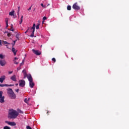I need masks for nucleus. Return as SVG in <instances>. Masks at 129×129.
Returning a JSON list of instances; mask_svg holds the SVG:
<instances>
[{"mask_svg":"<svg viewBox=\"0 0 129 129\" xmlns=\"http://www.w3.org/2000/svg\"><path fill=\"white\" fill-rule=\"evenodd\" d=\"M19 115V113L16 110L14 109L10 110L8 114V117L9 118H16Z\"/></svg>","mask_w":129,"mask_h":129,"instance_id":"1","label":"nucleus"},{"mask_svg":"<svg viewBox=\"0 0 129 129\" xmlns=\"http://www.w3.org/2000/svg\"><path fill=\"white\" fill-rule=\"evenodd\" d=\"M73 9L75 11H79L80 10V7L77 5V3H76L73 5Z\"/></svg>","mask_w":129,"mask_h":129,"instance_id":"2","label":"nucleus"},{"mask_svg":"<svg viewBox=\"0 0 129 129\" xmlns=\"http://www.w3.org/2000/svg\"><path fill=\"white\" fill-rule=\"evenodd\" d=\"M35 27H36V24H35V23H34L33 24V27L30 28L31 30H32V33L30 35V37H31V38H33L34 37V34L35 33Z\"/></svg>","mask_w":129,"mask_h":129,"instance_id":"3","label":"nucleus"},{"mask_svg":"<svg viewBox=\"0 0 129 129\" xmlns=\"http://www.w3.org/2000/svg\"><path fill=\"white\" fill-rule=\"evenodd\" d=\"M25 85H26V82L25 80H20L19 81V86H20V87H24Z\"/></svg>","mask_w":129,"mask_h":129,"instance_id":"4","label":"nucleus"},{"mask_svg":"<svg viewBox=\"0 0 129 129\" xmlns=\"http://www.w3.org/2000/svg\"><path fill=\"white\" fill-rule=\"evenodd\" d=\"M5 123H7L9 125H11L12 126H14L15 125H16V122H11V121L6 120V121H5Z\"/></svg>","mask_w":129,"mask_h":129,"instance_id":"5","label":"nucleus"},{"mask_svg":"<svg viewBox=\"0 0 129 129\" xmlns=\"http://www.w3.org/2000/svg\"><path fill=\"white\" fill-rule=\"evenodd\" d=\"M32 51L35 55H37V56H40V55H41V52H40L39 50L32 49Z\"/></svg>","mask_w":129,"mask_h":129,"instance_id":"6","label":"nucleus"},{"mask_svg":"<svg viewBox=\"0 0 129 129\" xmlns=\"http://www.w3.org/2000/svg\"><path fill=\"white\" fill-rule=\"evenodd\" d=\"M7 64V61L5 60H0V65L1 66H5Z\"/></svg>","mask_w":129,"mask_h":129,"instance_id":"7","label":"nucleus"},{"mask_svg":"<svg viewBox=\"0 0 129 129\" xmlns=\"http://www.w3.org/2000/svg\"><path fill=\"white\" fill-rule=\"evenodd\" d=\"M29 86L30 88H33V87L35 86V83H34V82H33V81L29 82Z\"/></svg>","mask_w":129,"mask_h":129,"instance_id":"8","label":"nucleus"},{"mask_svg":"<svg viewBox=\"0 0 129 129\" xmlns=\"http://www.w3.org/2000/svg\"><path fill=\"white\" fill-rule=\"evenodd\" d=\"M9 96L12 99H15V98H16V94H15V93L14 92L12 93V94H10V95H9Z\"/></svg>","mask_w":129,"mask_h":129,"instance_id":"9","label":"nucleus"},{"mask_svg":"<svg viewBox=\"0 0 129 129\" xmlns=\"http://www.w3.org/2000/svg\"><path fill=\"white\" fill-rule=\"evenodd\" d=\"M27 79L28 81L30 82L33 81V78L32 77V75L31 74H29L28 76H27Z\"/></svg>","mask_w":129,"mask_h":129,"instance_id":"10","label":"nucleus"},{"mask_svg":"<svg viewBox=\"0 0 129 129\" xmlns=\"http://www.w3.org/2000/svg\"><path fill=\"white\" fill-rule=\"evenodd\" d=\"M10 79L12 80V81H14L15 82H17V78L16 77V75L12 76Z\"/></svg>","mask_w":129,"mask_h":129,"instance_id":"11","label":"nucleus"},{"mask_svg":"<svg viewBox=\"0 0 129 129\" xmlns=\"http://www.w3.org/2000/svg\"><path fill=\"white\" fill-rule=\"evenodd\" d=\"M6 79V76H3L0 78V82L1 83H3L4 81Z\"/></svg>","mask_w":129,"mask_h":129,"instance_id":"12","label":"nucleus"},{"mask_svg":"<svg viewBox=\"0 0 129 129\" xmlns=\"http://www.w3.org/2000/svg\"><path fill=\"white\" fill-rule=\"evenodd\" d=\"M7 93L8 95H10V94H12L14 92L13 91V89H8L7 90Z\"/></svg>","mask_w":129,"mask_h":129,"instance_id":"13","label":"nucleus"},{"mask_svg":"<svg viewBox=\"0 0 129 129\" xmlns=\"http://www.w3.org/2000/svg\"><path fill=\"white\" fill-rule=\"evenodd\" d=\"M0 102L1 103H4L5 102V96L0 97Z\"/></svg>","mask_w":129,"mask_h":129,"instance_id":"14","label":"nucleus"},{"mask_svg":"<svg viewBox=\"0 0 129 129\" xmlns=\"http://www.w3.org/2000/svg\"><path fill=\"white\" fill-rule=\"evenodd\" d=\"M5 22H6V29H7L8 28V27H9V23H8L9 19L8 18H6Z\"/></svg>","mask_w":129,"mask_h":129,"instance_id":"15","label":"nucleus"},{"mask_svg":"<svg viewBox=\"0 0 129 129\" xmlns=\"http://www.w3.org/2000/svg\"><path fill=\"white\" fill-rule=\"evenodd\" d=\"M12 52L14 53L15 56H16L17 50H16V48H15V47H12Z\"/></svg>","mask_w":129,"mask_h":129,"instance_id":"16","label":"nucleus"},{"mask_svg":"<svg viewBox=\"0 0 129 129\" xmlns=\"http://www.w3.org/2000/svg\"><path fill=\"white\" fill-rule=\"evenodd\" d=\"M9 87V85L0 84V87Z\"/></svg>","mask_w":129,"mask_h":129,"instance_id":"17","label":"nucleus"},{"mask_svg":"<svg viewBox=\"0 0 129 129\" xmlns=\"http://www.w3.org/2000/svg\"><path fill=\"white\" fill-rule=\"evenodd\" d=\"M14 15H15V11L10 12L9 13V16H14Z\"/></svg>","mask_w":129,"mask_h":129,"instance_id":"18","label":"nucleus"},{"mask_svg":"<svg viewBox=\"0 0 129 129\" xmlns=\"http://www.w3.org/2000/svg\"><path fill=\"white\" fill-rule=\"evenodd\" d=\"M20 34L19 33H17L16 35V38L17 39L18 41H20Z\"/></svg>","mask_w":129,"mask_h":129,"instance_id":"19","label":"nucleus"},{"mask_svg":"<svg viewBox=\"0 0 129 129\" xmlns=\"http://www.w3.org/2000/svg\"><path fill=\"white\" fill-rule=\"evenodd\" d=\"M23 18H24V16H22L21 18V21H19L20 25H21V24H22V23H23Z\"/></svg>","mask_w":129,"mask_h":129,"instance_id":"20","label":"nucleus"},{"mask_svg":"<svg viewBox=\"0 0 129 129\" xmlns=\"http://www.w3.org/2000/svg\"><path fill=\"white\" fill-rule=\"evenodd\" d=\"M23 18H24V16H22L21 18V21H19L20 25H21V24H22V23H23Z\"/></svg>","mask_w":129,"mask_h":129,"instance_id":"21","label":"nucleus"},{"mask_svg":"<svg viewBox=\"0 0 129 129\" xmlns=\"http://www.w3.org/2000/svg\"><path fill=\"white\" fill-rule=\"evenodd\" d=\"M67 10L68 11H71V6L70 5L68 6Z\"/></svg>","mask_w":129,"mask_h":129,"instance_id":"22","label":"nucleus"},{"mask_svg":"<svg viewBox=\"0 0 129 129\" xmlns=\"http://www.w3.org/2000/svg\"><path fill=\"white\" fill-rule=\"evenodd\" d=\"M28 74H27V72H25L24 74V78H26V77H28Z\"/></svg>","mask_w":129,"mask_h":129,"instance_id":"23","label":"nucleus"},{"mask_svg":"<svg viewBox=\"0 0 129 129\" xmlns=\"http://www.w3.org/2000/svg\"><path fill=\"white\" fill-rule=\"evenodd\" d=\"M3 129H11L10 127L9 126H5Z\"/></svg>","mask_w":129,"mask_h":129,"instance_id":"24","label":"nucleus"},{"mask_svg":"<svg viewBox=\"0 0 129 129\" xmlns=\"http://www.w3.org/2000/svg\"><path fill=\"white\" fill-rule=\"evenodd\" d=\"M40 26V24H38L36 26V30H39V27Z\"/></svg>","mask_w":129,"mask_h":129,"instance_id":"25","label":"nucleus"},{"mask_svg":"<svg viewBox=\"0 0 129 129\" xmlns=\"http://www.w3.org/2000/svg\"><path fill=\"white\" fill-rule=\"evenodd\" d=\"M41 6L42 7V8H44V9H46V8H47V7H46V6L44 5V4H41Z\"/></svg>","mask_w":129,"mask_h":129,"instance_id":"26","label":"nucleus"},{"mask_svg":"<svg viewBox=\"0 0 129 129\" xmlns=\"http://www.w3.org/2000/svg\"><path fill=\"white\" fill-rule=\"evenodd\" d=\"M4 44L6 45L7 44H8V45H11V43H8V42L6 41H3Z\"/></svg>","mask_w":129,"mask_h":129,"instance_id":"27","label":"nucleus"},{"mask_svg":"<svg viewBox=\"0 0 129 129\" xmlns=\"http://www.w3.org/2000/svg\"><path fill=\"white\" fill-rule=\"evenodd\" d=\"M24 102H25V103H28V99L25 98L24 99Z\"/></svg>","mask_w":129,"mask_h":129,"instance_id":"28","label":"nucleus"},{"mask_svg":"<svg viewBox=\"0 0 129 129\" xmlns=\"http://www.w3.org/2000/svg\"><path fill=\"white\" fill-rule=\"evenodd\" d=\"M4 58V55L3 54H0V58L3 59Z\"/></svg>","mask_w":129,"mask_h":129,"instance_id":"29","label":"nucleus"},{"mask_svg":"<svg viewBox=\"0 0 129 129\" xmlns=\"http://www.w3.org/2000/svg\"><path fill=\"white\" fill-rule=\"evenodd\" d=\"M0 97H3V91H0Z\"/></svg>","mask_w":129,"mask_h":129,"instance_id":"30","label":"nucleus"},{"mask_svg":"<svg viewBox=\"0 0 129 129\" xmlns=\"http://www.w3.org/2000/svg\"><path fill=\"white\" fill-rule=\"evenodd\" d=\"M52 61H53V62L55 63V62H56V58H52Z\"/></svg>","mask_w":129,"mask_h":129,"instance_id":"31","label":"nucleus"},{"mask_svg":"<svg viewBox=\"0 0 129 129\" xmlns=\"http://www.w3.org/2000/svg\"><path fill=\"white\" fill-rule=\"evenodd\" d=\"M45 20H47V17L46 16L43 17V20L45 21Z\"/></svg>","mask_w":129,"mask_h":129,"instance_id":"32","label":"nucleus"},{"mask_svg":"<svg viewBox=\"0 0 129 129\" xmlns=\"http://www.w3.org/2000/svg\"><path fill=\"white\" fill-rule=\"evenodd\" d=\"M26 128L27 129H32V128L30 126H29V125L26 126Z\"/></svg>","mask_w":129,"mask_h":129,"instance_id":"33","label":"nucleus"},{"mask_svg":"<svg viewBox=\"0 0 129 129\" xmlns=\"http://www.w3.org/2000/svg\"><path fill=\"white\" fill-rule=\"evenodd\" d=\"M18 112H19V113H24V112H23V111L21 110H19L18 111Z\"/></svg>","mask_w":129,"mask_h":129,"instance_id":"34","label":"nucleus"},{"mask_svg":"<svg viewBox=\"0 0 129 129\" xmlns=\"http://www.w3.org/2000/svg\"><path fill=\"white\" fill-rule=\"evenodd\" d=\"M29 30H31V28H29L28 29V30L25 32V34H27V33H28V32H29Z\"/></svg>","mask_w":129,"mask_h":129,"instance_id":"35","label":"nucleus"},{"mask_svg":"<svg viewBox=\"0 0 129 129\" xmlns=\"http://www.w3.org/2000/svg\"><path fill=\"white\" fill-rule=\"evenodd\" d=\"M7 36H8V37H11V33L8 32L7 33Z\"/></svg>","mask_w":129,"mask_h":129,"instance_id":"36","label":"nucleus"},{"mask_svg":"<svg viewBox=\"0 0 129 129\" xmlns=\"http://www.w3.org/2000/svg\"><path fill=\"white\" fill-rule=\"evenodd\" d=\"M14 64H16V65H18L19 64V62H18L17 61H16V60H15Z\"/></svg>","mask_w":129,"mask_h":129,"instance_id":"37","label":"nucleus"},{"mask_svg":"<svg viewBox=\"0 0 129 129\" xmlns=\"http://www.w3.org/2000/svg\"><path fill=\"white\" fill-rule=\"evenodd\" d=\"M17 15L18 16V18L20 17V11H18Z\"/></svg>","mask_w":129,"mask_h":129,"instance_id":"38","label":"nucleus"},{"mask_svg":"<svg viewBox=\"0 0 129 129\" xmlns=\"http://www.w3.org/2000/svg\"><path fill=\"white\" fill-rule=\"evenodd\" d=\"M10 31H12V32H14L15 31V30L14 29H13V28H11L10 29Z\"/></svg>","mask_w":129,"mask_h":129,"instance_id":"39","label":"nucleus"},{"mask_svg":"<svg viewBox=\"0 0 129 129\" xmlns=\"http://www.w3.org/2000/svg\"><path fill=\"white\" fill-rule=\"evenodd\" d=\"M22 72H23V74H25V72H27L26 71V70H23Z\"/></svg>","mask_w":129,"mask_h":129,"instance_id":"40","label":"nucleus"},{"mask_svg":"<svg viewBox=\"0 0 129 129\" xmlns=\"http://www.w3.org/2000/svg\"><path fill=\"white\" fill-rule=\"evenodd\" d=\"M31 9H32V6L28 9V11H31Z\"/></svg>","mask_w":129,"mask_h":129,"instance_id":"41","label":"nucleus"},{"mask_svg":"<svg viewBox=\"0 0 129 129\" xmlns=\"http://www.w3.org/2000/svg\"><path fill=\"white\" fill-rule=\"evenodd\" d=\"M12 47H14V46H15V43H14V42H13V43H12Z\"/></svg>","mask_w":129,"mask_h":129,"instance_id":"42","label":"nucleus"},{"mask_svg":"<svg viewBox=\"0 0 129 129\" xmlns=\"http://www.w3.org/2000/svg\"><path fill=\"white\" fill-rule=\"evenodd\" d=\"M13 73V71L9 72V74H12Z\"/></svg>","mask_w":129,"mask_h":129,"instance_id":"43","label":"nucleus"},{"mask_svg":"<svg viewBox=\"0 0 129 129\" xmlns=\"http://www.w3.org/2000/svg\"><path fill=\"white\" fill-rule=\"evenodd\" d=\"M16 41H17V39L16 40L13 41V43L16 44Z\"/></svg>","mask_w":129,"mask_h":129,"instance_id":"44","label":"nucleus"},{"mask_svg":"<svg viewBox=\"0 0 129 129\" xmlns=\"http://www.w3.org/2000/svg\"><path fill=\"white\" fill-rule=\"evenodd\" d=\"M19 89H17L16 90V92H17V93L19 92Z\"/></svg>","mask_w":129,"mask_h":129,"instance_id":"45","label":"nucleus"},{"mask_svg":"<svg viewBox=\"0 0 129 129\" xmlns=\"http://www.w3.org/2000/svg\"><path fill=\"white\" fill-rule=\"evenodd\" d=\"M0 46H2V40H0Z\"/></svg>","mask_w":129,"mask_h":129,"instance_id":"46","label":"nucleus"},{"mask_svg":"<svg viewBox=\"0 0 129 129\" xmlns=\"http://www.w3.org/2000/svg\"><path fill=\"white\" fill-rule=\"evenodd\" d=\"M23 62H21V63H20V66H22V65H23Z\"/></svg>","mask_w":129,"mask_h":129,"instance_id":"47","label":"nucleus"},{"mask_svg":"<svg viewBox=\"0 0 129 129\" xmlns=\"http://www.w3.org/2000/svg\"><path fill=\"white\" fill-rule=\"evenodd\" d=\"M14 60H18V58L17 57H15Z\"/></svg>","mask_w":129,"mask_h":129,"instance_id":"48","label":"nucleus"},{"mask_svg":"<svg viewBox=\"0 0 129 129\" xmlns=\"http://www.w3.org/2000/svg\"><path fill=\"white\" fill-rule=\"evenodd\" d=\"M8 33H9V32H8V31H5V34H6V33L8 34Z\"/></svg>","mask_w":129,"mask_h":129,"instance_id":"49","label":"nucleus"},{"mask_svg":"<svg viewBox=\"0 0 129 129\" xmlns=\"http://www.w3.org/2000/svg\"><path fill=\"white\" fill-rule=\"evenodd\" d=\"M21 69V68H18L17 70H20Z\"/></svg>","mask_w":129,"mask_h":129,"instance_id":"50","label":"nucleus"},{"mask_svg":"<svg viewBox=\"0 0 129 129\" xmlns=\"http://www.w3.org/2000/svg\"><path fill=\"white\" fill-rule=\"evenodd\" d=\"M13 17H14V18H17V15H14V16H13Z\"/></svg>","mask_w":129,"mask_h":129,"instance_id":"51","label":"nucleus"},{"mask_svg":"<svg viewBox=\"0 0 129 129\" xmlns=\"http://www.w3.org/2000/svg\"><path fill=\"white\" fill-rule=\"evenodd\" d=\"M18 12H20V7H18Z\"/></svg>","mask_w":129,"mask_h":129,"instance_id":"52","label":"nucleus"},{"mask_svg":"<svg viewBox=\"0 0 129 129\" xmlns=\"http://www.w3.org/2000/svg\"><path fill=\"white\" fill-rule=\"evenodd\" d=\"M11 28L13 29V24H11Z\"/></svg>","mask_w":129,"mask_h":129,"instance_id":"53","label":"nucleus"},{"mask_svg":"<svg viewBox=\"0 0 129 129\" xmlns=\"http://www.w3.org/2000/svg\"><path fill=\"white\" fill-rule=\"evenodd\" d=\"M24 62H25V60H23L22 61V63L24 64Z\"/></svg>","mask_w":129,"mask_h":129,"instance_id":"54","label":"nucleus"},{"mask_svg":"<svg viewBox=\"0 0 129 129\" xmlns=\"http://www.w3.org/2000/svg\"><path fill=\"white\" fill-rule=\"evenodd\" d=\"M8 86H13V85H9Z\"/></svg>","mask_w":129,"mask_h":129,"instance_id":"55","label":"nucleus"},{"mask_svg":"<svg viewBox=\"0 0 129 129\" xmlns=\"http://www.w3.org/2000/svg\"><path fill=\"white\" fill-rule=\"evenodd\" d=\"M30 98H28V99H27L28 101H29V100H30Z\"/></svg>","mask_w":129,"mask_h":129,"instance_id":"56","label":"nucleus"},{"mask_svg":"<svg viewBox=\"0 0 129 129\" xmlns=\"http://www.w3.org/2000/svg\"><path fill=\"white\" fill-rule=\"evenodd\" d=\"M16 85H18V84H16Z\"/></svg>","mask_w":129,"mask_h":129,"instance_id":"57","label":"nucleus"}]
</instances>
